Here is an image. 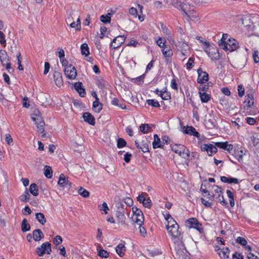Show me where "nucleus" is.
<instances>
[{
	"mask_svg": "<svg viewBox=\"0 0 259 259\" xmlns=\"http://www.w3.org/2000/svg\"><path fill=\"white\" fill-rule=\"evenodd\" d=\"M109 210V208L107 205V204L104 202L102 204V208H100V210H103L105 214L108 213V211Z\"/></svg>",
	"mask_w": 259,
	"mask_h": 259,
	"instance_id": "57",
	"label": "nucleus"
},
{
	"mask_svg": "<svg viewBox=\"0 0 259 259\" xmlns=\"http://www.w3.org/2000/svg\"><path fill=\"white\" fill-rule=\"evenodd\" d=\"M198 222V220L195 218H191L187 221V223L189 225V227L190 226H194L197 224Z\"/></svg>",
	"mask_w": 259,
	"mask_h": 259,
	"instance_id": "53",
	"label": "nucleus"
},
{
	"mask_svg": "<svg viewBox=\"0 0 259 259\" xmlns=\"http://www.w3.org/2000/svg\"><path fill=\"white\" fill-rule=\"evenodd\" d=\"M221 180L222 182L224 183H228L229 184L234 183L237 184L238 183V180L237 178H228L225 176H222L221 177Z\"/></svg>",
	"mask_w": 259,
	"mask_h": 259,
	"instance_id": "25",
	"label": "nucleus"
},
{
	"mask_svg": "<svg viewBox=\"0 0 259 259\" xmlns=\"http://www.w3.org/2000/svg\"><path fill=\"white\" fill-rule=\"evenodd\" d=\"M78 192L81 196L84 198H87L89 196V192L82 187H80L78 188Z\"/></svg>",
	"mask_w": 259,
	"mask_h": 259,
	"instance_id": "37",
	"label": "nucleus"
},
{
	"mask_svg": "<svg viewBox=\"0 0 259 259\" xmlns=\"http://www.w3.org/2000/svg\"><path fill=\"white\" fill-rule=\"evenodd\" d=\"M31 116L32 120L35 122V123L36 124L38 132L42 134V137H45L46 134L44 132L45 122L40 114L39 111L38 110L35 111L34 113L31 114Z\"/></svg>",
	"mask_w": 259,
	"mask_h": 259,
	"instance_id": "2",
	"label": "nucleus"
},
{
	"mask_svg": "<svg viewBox=\"0 0 259 259\" xmlns=\"http://www.w3.org/2000/svg\"><path fill=\"white\" fill-rule=\"evenodd\" d=\"M54 82L57 86L60 87L63 84L62 74L60 72L55 71L54 73Z\"/></svg>",
	"mask_w": 259,
	"mask_h": 259,
	"instance_id": "17",
	"label": "nucleus"
},
{
	"mask_svg": "<svg viewBox=\"0 0 259 259\" xmlns=\"http://www.w3.org/2000/svg\"><path fill=\"white\" fill-rule=\"evenodd\" d=\"M218 254L221 258L227 259L229 258L230 251L227 247H224L222 249H218Z\"/></svg>",
	"mask_w": 259,
	"mask_h": 259,
	"instance_id": "18",
	"label": "nucleus"
},
{
	"mask_svg": "<svg viewBox=\"0 0 259 259\" xmlns=\"http://www.w3.org/2000/svg\"><path fill=\"white\" fill-rule=\"evenodd\" d=\"M23 106L25 108H28L29 106V102L28 101V99L27 97H24L23 99Z\"/></svg>",
	"mask_w": 259,
	"mask_h": 259,
	"instance_id": "62",
	"label": "nucleus"
},
{
	"mask_svg": "<svg viewBox=\"0 0 259 259\" xmlns=\"http://www.w3.org/2000/svg\"><path fill=\"white\" fill-rule=\"evenodd\" d=\"M126 143V141L123 139L119 138L117 140V145L118 148H122L125 146Z\"/></svg>",
	"mask_w": 259,
	"mask_h": 259,
	"instance_id": "48",
	"label": "nucleus"
},
{
	"mask_svg": "<svg viewBox=\"0 0 259 259\" xmlns=\"http://www.w3.org/2000/svg\"><path fill=\"white\" fill-rule=\"evenodd\" d=\"M111 103L112 105L118 106L119 107H120V108L123 109H124L126 108L125 105H124V104H119V100L116 98H114L113 99V100L111 101Z\"/></svg>",
	"mask_w": 259,
	"mask_h": 259,
	"instance_id": "43",
	"label": "nucleus"
},
{
	"mask_svg": "<svg viewBox=\"0 0 259 259\" xmlns=\"http://www.w3.org/2000/svg\"><path fill=\"white\" fill-rule=\"evenodd\" d=\"M147 103L148 105L152 106L154 107H159L160 106L159 102L154 99L147 100Z\"/></svg>",
	"mask_w": 259,
	"mask_h": 259,
	"instance_id": "42",
	"label": "nucleus"
},
{
	"mask_svg": "<svg viewBox=\"0 0 259 259\" xmlns=\"http://www.w3.org/2000/svg\"><path fill=\"white\" fill-rule=\"evenodd\" d=\"M35 217L36 219L40 224L44 225L46 223V219L42 213H36L35 214Z\"/></svg>",
	"mask_w": 259,
	"mask_h": 259,
	"instance_id": "31",
	"label": "nucleus"
},
{
	"mask_svg": "<svg viewBox=\"0 0 259 259\" xmlns=\"http://www.w3.org/2000/svg\"><path fill=\"white\" fill-rule=\"evenodd\" d=\"M162 52L165 57H170L173 55L172 51L169 46H165Z\"/></svg>",
	"mask_w": 259,
	"mask_h": 259,
	"instance_id": "28",
	"label": "nucleus"
},
{
	"mask_svg": "<svg viewBox=\"0 0 259 259\" xmlns=\"http://www.w3.org/2000/svg\"><path fill=\"white\" fill-rule=\"evenodd\" d=\"M0 60L3 66H5L8 71L11 69V65L9 57L5 51H0Z\"/></svg>",
	"mask_w": 259,
	"mask_h": 259,
	"instance_id": "8",
	"label": "nucleus"
},
{
	"mask_svg": "<svg viewBox=\"0 0 259 259\" xmlns=\"http://www.w3.org/2000/svg\"><path fill=\"white\" fill-rule=\"evenodd\" d=\"M170 86L173 89L178 91V84L175 79H172L171 81Z\"/></svg>",
	"mask_w": 259,
	"mask_h": 259,
	"instance_id": "63",
	"label": "nucleus"
},
{
	"mask_svg": "<svg viewBox=\"0 0 259 259\" xmlns=\"http://www.w3.org/2000/svg\"><path fill=\"white\" fill-rule=\"evenodd\" d=\"M62 241V237L59 235L56 236L53 239V242L56 245H59L61 243Z\"/></svg>",
	"mask_w": 259,
	"mask_h": 259,
	"instance_id": "51",
	"label": "nucleus"
},
{
	"mask_svg": "<svg viewBox=\"0 0 259 259\" xmlns=\"http://www.w3.org/2000/svg\"><path fill=\"white\" fill-rule=\"evenodd\" d=\"M64 73L67 78L70 79H74L77 75V72L74 67L71 66L66 67L64 69Z\"/></svg>",
	"mask_w": 259,
	"mask_h": 259,
	"instance_id": "10",
	"label": "nucleus"
},
{
	"mask_svg": "<svg viewBox=\"0 0 259 259\" xmlns=\"http://www.w3.org/2000/svg\"><path fill=\"white\" fill-rule=\"evenodd\" d=\"M124 213L125 210H124L123 209H120L119 208V210H117L116 214V218L117 219L118 222L122 224H125V217L124 215Z\"/></svg>",
	"mask_w": 259,
	"mask_h": 259,
	"instance_id": "16",
	"label": "nucleus"
},
{
	"mask_svg": "<svg viewBox=\"0 0 259 259\" xmlns=\"http://www.w3.org/2000/svg\"><path fill=\"white\" fill-rule=\"evenodd\" d=\"M173 152L185 159H188L190 156V151L184 145L182 144H173L171 145Z\"/></svg>",
	"mask_w": 259,
	"mask_h": 259,
	"instance_id": "4",
	"label": "nucleus"
},
{
	"mask_svg": "<svg viewBox=\"0 0 259 259\" xmlns=\"http://www.w3.org/2000/svg\"><path fill=\"white\" fill-rule=\"evenodd\" d=\"M93 109L96 112H100L102 109V104L99 100H95L93 103Z\"/></svg>",
	"mask_w": 259,
	"mask_h": 259,
	"instance_id": "29",
	"label": "nucleus"
},
{
	"mask_svg": "<svg viewBox=\"0 0 259 259\" xmlns=\"http://www.w3.org/2000/svg\"><path fill=\"white\" fill-rule=\"evenodd\" d=\"M44 174L48 178H51L53 176V171L52 168L50 166L46 165L45 166Z\"/></svg>",
	"mask_w": 259,
	"mask_h": 259,
	"instance_id": "33",
	"label": "nucleus"
},
{
	"mask_svg": "<svg viewBox=\"0 0 259 259\" xmlns=\"http://www.w3.org/2000/svg\"><path fill=\"white\" fill-rule=\"evenodd\" d=\"M133 215L132 217L133 222L137 225H143L144 221V215L142 211L137 207L132 208Z\"/></svg>",
	"mask_w": 259,
	"mask_h": 259,
	"instance_id": "6",
	"label": "nucleus"
},
{
	"mask_svg": "<svg viewBox=\"0 0 259 259\" xmlns=\"http://www.w3.org/2000/svg\"><path fill=\"white\" fill-rule=\"evenodd\" d=\"M139 226V232L142 237H145L147 235L146 229L142 225H138Z\"/></svg>",
	"mask_w": 259,
	"mask_h": 259,
	"instance_id": "50",
	"label": "nucleus"
},
{
	"mask_svg": "<svg viewBox=\"0 0 259 259\" xmlns=\"http://www.w3.org/2000/svg\"><path fill=\"white\" fill-rule=\"evenodd\" d=\"M98 254L101 257L107 258L109 256V253L105 250L101 249L99 250Z\"/></svg>",
	"mask_w": 259,
	"mask_h": 259,
	"instance_id": "44",
	"label": "nucleus"
},
{
	"mask_svg": "<svg viewBox=\"0 0 259 259\" xmlns=\"http://www.w3.org/2000/svg\"><path fill=\"white\" fill-rule=\"evenodd\" d=\"M204 50L212 60H218L220 58L218 49L214 45H210L207 41L204 42Z\"/></svg>",
	"mask_w": 259,
	"mask_h": 259,
	"instance_id": "3",
	"label": "nucleus"
},
{
	"mask_svg": "<svg viewBox=\"0 0 259 259\" xmlns=\"http://www.w3.org/2000/svg\"><path fill=\"white\" fill-rule=\"evenodd\" d=\"M30 198V194L28 192L27 190H26L24 193L20 196V199L22 202H27Z\"/></svg>",
	"mask_w": 259,
	"mask_h": 259,
	"instance_id": "38",
	"label": "nucleus"
},
{
	"mask_svg": "<svg viewBox=\"0 0 259 259\" xmlns=\"http://www.w3.org/2000/svg\"><path fill=\"white\" fill-rule=\"evenodd\" d=\"M194 60L192 58H190L188 60L187 63L186 64L187 69H191L194 66Z\"/></svg>",
	"mask_w": 259,
	"mask_h": 259,
	"instance_id": "58",
	"label": "nucleus"
},
{
	"mask_svg": "<svg viewBox=\"0 0 259 259\" xmlns=\"http://www.w3.org/2000/svg\"><path fill=\"white\" fill-rule=\"evenodd\" d=\"M236 242L243 246H246L247 244L246 240L242 237H238L236 239Z\"/></svg>",
	"mask_w": 259,
	"mask_h": 259,
	"instance_id": "47",
	"label": "nucleus"
},
{
	"mask_svg": "<svg viewBox=\"0 0 259 259\" xmlns=\"http://www.w3.org/2000/svg\"><path fill=\"white\" fill-rule=\"evenodd\" d=\"M135 144L139 151H142L144 153L149 152V146L147 141H143L140 143H139L136 141Z\"/></svg>",
	"mask_w": 259,
	"mask_h": 259,
	"instance_id": "14",
	"label": "nucleus"
},
{
	"mask_svg": "<svg viewBox=\"0 0 259 259\" xmlns=\"http://www.w3.org/2000/svg\"><path fill=\"white\" fill-rule=\"evenodd\" d=\"M219 46L226 51L232 52L239 48V44L234 39L229 38L226 42L219 41Z\"/></svg>",
	"mask_w": 259,
	"mask_h": 259,
	"instance_id": "5",
	"label": "nucleus"
},
{
	"mask_svg": "<svg viewBox=\"0 0 259 259\" xmlns=\"http://www.w3.org/2000/svg\"><path fill=\"white\" fill-rule=\"evenodd\" d=\"M29 192L34 196L38 195V187L36 184H31L29 187Z\"/></svg>",
	"mask_w": 259,
	"mask_h": 259,
	"instance_id": "30",
	"label": "nucleus"
},
{
	"mask_svg": "<svg viewBox=\"0 0 259 259\" xmlns=\"http://www.w3.org/2000/svg\"><path fill=\"white\" fill-rule=\"evenodd\" d=\"M51 251V244L48 242L42 243L40 247L36 249V253L39 256H42L46 253L50 254Z\"/></svg>",
	"mask_w": 259,
	"mask_h": 259,
	"instance_id": "7",
	"label": "nucleus"
},
{
	"mask_svg": "<svg viewBox=\"0 0 259 259\" xmlns=\"http://www.w3.org/2000/svg\"><path fill=\"white\" fill-rule=\"evenodd\" d=\"M198 76L197 81L200 83H203L207 82L208 80V74L206 72L203 71L201 68L197 70Z\"/></svg>",
	"mask_w": 259,
	"mask_h": 259,
	"instance_id": "12",
	"label": "nucleus"
},
{
	"mask_svg": "<svg viewBox=\"0 0 259 259\" xmlns=\"http://www.w3.org/2000/svg\"><path fill=\"white\" fill-rule=\"evenodd\" d=\"M83 118L85 121L88 122L91 125L95 124V118L94 116L90 113H84L83 114Z\"/></svg>",
	"mask_w": 259,
	"mask_h": 259,
	"instance_id": "21",
	"label": "nucleus"
},
{
	"mask_svg": "<svg viewBox=\"0 0 259 259\" xmlns=\"http://www.w3.org/2000/svg\"><path fill=\"white\" fill-rule=\"evenodd\" d=\"M184 128H186V129L184 130V133L185 134H187L190 135H193L196 137H199V133L196 131L195 128L194 127L191 126H187L186 127L185 126H184Z\"/></svg>",
	"mask_w": 259,
	"mask_h": 259,
	"instance_id": "20",
	"label": "nucleus"
},
{
	"mask_svg": "<svg viewBox=\"0 0 259 259\" xmlns=\"http://www.w3.org/2000/svg\"><path fill=\"white\" fill-rule=\"evenodd\" d=\"M233 259H243V256L241 254L235 252L233 254Z\"/></svg>",
	"mask_w": 259,
	"mask_h": 259,
	"instance_id": "64",
	"label": "nucleus"
},
{
	"mask_svg": "<svg viewBox=\"0 0 259 259\" xmlns=\"http://www.w3.org/2000/svg\"><path fill=\"white\" fill-rule=\"evenodd\" d=\"M129 13L133 16L135 18H136L138 16V11L137 9L132 7L129 9L128 11Z\"/></svg>",
	"mask_w": 259,
	"mask_h": 259,
	"instance_id": "52",
	"label": "nucleus"
},
{
	"mask_svg": "<svg viewBox=\"0 0 259 259\" xmlns=\"http://www.w3.org/2000/svg\"><path fill=\"white\" fill-rule=\"evenodd\" d=\"M199 93L202 102L206 103L210 100V96L209 94L204 92L202 93L200 91Z\"/></svg>",
	"mask_w": 259,
	"mask_h": 259,
	"instance_id": "32",
	"label": "nucleus"
},
{
	"mask_svg": "<svg viewBox=\"0 0 259 259\" xmlns=\"http://www.w3.org/2000/svg\"><path fill=\"white\" fill-rule=\"evenodd\" d=\"M201 200L202 203L206 207H210L212 204L211 201H209L210 200L207 201L203 198H201Z\"/></svg>",
	"mask_w": 259,
	"mask_h": 259,
	"instance_id": "60",
	"label": "nucleus"
},
{
	"mask_svg": "<svg viewBox=\"0 0 259 259\" xmlns=\"http://www.w3.org/2000/svg\"><path fill=\"white\" fill-rule=\"evenodd\" d=\"M177 46L180 47V50L179 49V50L181 51V57H185L189 55V47L187 44L179 41Z\"/></svg>",
	"mask_w": 259,
	"mask_h": 259,
	"instance_id": "11",
	"label": "nucleus"
},
{
	"mask_svg": "<svg viewBox=\"0 0 259 259\" xmlns=\"http://www.w3.org/2000/svg\"><path fill=\"white\" fill-rule=\"evenodd\" d=\"M215 147H218L219 148H222L224 150H227L228 151H231L233 146L231 144H228V142H216L215 143Z\"/></svg>",
	"mask_w": 259,
	"mask_h": 259,
	"instance_id": "15",
	"label": "nucleus"
},
{
	"mask_svg": "<svg viewBox=\"0 0 259 259\" xmlns=\"http://www.w3.org/2000/svg\"><path fill=\"white\" fill-rule=\"evenodd\" d=\"M238 96L242 97L244 94V89L242 85L240 84L238 86Z\"/></svg>",
	"mask_w": 259,
	"mask_h": 259,
	"instance_id": "56",
	"label": "nucleus"
},
{
	"mask_svg": "<svg viewBox=\"0 0 259 259\" xmlns=\"http://www.w3.org/2000/svg\"><path fill=\"white\" fill-rule=\"evenodd\" d=\"M164 218L165 220L167 221L166 224H171L176 221L169 213H166L164 215Z\"/></svg>",
	"mask_w": 259,
	"mask_h": 259,
	"instance_id": "45",
	"label": "nucleus"
},
{
	"mask_svg": "<svg viewBox=\"0 0 259 259\" xmlns=\"http://www.w3.org/2000/svg\"><path fill=\"white\" fill-rule=\"evenodd\" d=\"M21 230L23 232H26L30 230V225L28 223L26 219H24L22 221L21 223Z\"/></svg>",
	"mask_w": 259,
	"mask_h": 259,
	"instance_id": "27",
	"label": "nucleus"
},
{
	"mask_svg": "<svg viewBox=\"0 0 259 259\" xmlns=\"http://www.w3.org/2000/svg\"><path fill=\"white\" fill-rule=\"evenodd\" d=\"M211 191L212 192H214L217 195L220 194V193L223 194V189L215 185H213L211 186Z\"/></svg>",
	"mask_w": 259,
	"mask_h": 259,
	"instance_id": "35",
	"label": "nucleus"
},
{
	"mask_svg": "<svg viewBox=\"0 0 259 259\" xmlns=\"http://www.w3.org/2000/svg\"><path fill=\"white\" fill-rule=\"evenodd\" d=\"M180 7L183 12L189 17H190L191 11L189 10L190 8V5L187 4H182L180 5Z\"/></svg>",
	"mask_w": 259,
	"mask_h": 259,
	"instance_id": "26",
	"label": "nucleus"
},
{
	"mask_svg": "<svg viewBox=\"0 0 259 259\" xmlns=\"http://www.w3.org/2000/svg\"><path fill=\"white\" fill-rule=\"evenodd\" d=\"M149 129V126L147 124H142L140 126V130L144 134L148 132Z\"/></svg>",
	"mask_w": 259,
	"mask_h": 259,
	"instance_id": "46",
	"label": "nucleus"
},
{
	"mask_svg": "<svg viewBox=\"0 0 259 259\" xmlns=\"http://www.w3.org/2000/svg\"><path fill=\"white\" fill-rule=\"evenodd\" d=\"M161 30L166 36L171 34V31L165 26L162 25Z\"/></svg>",
	"mask_w": 259,
	"mask_h": 259,
	"instance_id": "55",
	"label": "nucleus"
},
{
	"mask_svg": "<svg viewBox=\"0 0 259 259\" xmlns=\"http://www.w3.org/2000/svg\"><path fill=\"white\" fill-rule=\"evenodd\" d=\"M33 238L35 241H40L43 237L44 234L40 229H36L33 231Z\"/></svg>",
	"mask_w": 259,
	"mask_h": 259,
	"instance_id": "22",
	"label": "nucleus"
},
{
	"mask_svg": "<svg viewBox=\"0 0 259 259\" xmlns=\"http://www.w3.org/2000/svg\"><path fill=\"white\" fill-rule=\"evenodd\" d=\"M152 145L154 149L163 147L161 144L160 138L156 134L154 136V141L152 143Z\"/></svg>",
	"mask_w": 259,
	"mask_h": 259,
	"instance_id": "24",
	"label": "nucleus"
},
{
	"mask_svg": "<svg viewBox=\"0 0 259 259\" xmlns=\"http://www.w3.org/2000/svg\"><path fill=\"white\" fill-rule=\"evenodd\" d=\"M70 26L72 28H74L76 30H80L81 28V22L80 19L78 18L76 22H73L70 23Z\"/></svg>",
	"mask_w": 259,
	"mask_h": 259,
	"instance_id": "34",
	"label": "nucleus"
},
{
	"mask_svg": "<svg viewBox=\"0 0 259 259\" xmlns=\"http://www.w3.org/2000/svg\"><path fill=\"white\" fill-rule=\"evenodd\" d=\"M252 99V97L251 95H247V98L245 100V102L247 103V106L248 107H250L252 104L253 102H251V100Z\"/></svg>",
	"mask_w": 259,
	"mask_h": 259,
	"instance_id": "59",
	"label": "nucleus"
},
{
	"mask_svg": "<svg viewBox=\"0 0 259 259\" xmlns=\"http://www.w3.org/2000/svg\"><path fill=\"white\" fill-rule=\"evenodd\" d=\"M253 61L255 63L259 62V57H258V52L257 51H255L253 53Z\"/></svg>",
	"mask_w": 259,
	"mask_h": 259,
	"instance_id": "61",
	"label": "nucleus"
},
{
	"mask_svg": "<svg viewBox=\"0 0 259 259\" xmlns=\"http://www.w3.org/2000/svg\"><path fill=\"white\" fill-rule=\"evenodd\" d=\"M58 184L62 187L67 186V185L70 186L71 185V183L69 182L68 180L65 178V176L63 174L60 175Z\"/></svg>",
	"mask_w": 259,
	"mask_h": 259,
	"instance_id": "19",
	"label": "nucleus"
},
{
	"mask_svg": "<svg viewBox=\"0 0 259 259\" xmlns=\"http://www.w3.org/2000/svg\"><path fill=\"white\" fill-rule=\"evenodd\" d=\"M80 49L82 55L87 56L89 54V47L87 44H83L80 47Z\"/></svg>",
	"mask_w": 259,
	"mask_h": 259,
	"instance_id": "40",
	"label": "nucleus"
},
{
	"mask_svg": "<svg viewBox=\"0 0 259 259\" xmlns=\"http://www.w3.org/2000/svg\"><path fill=\"white\" fill-rule=\"evenodd\" d=\"M159 96L164 100H168L170 99V95L169 93L164 91H160Z\"/></svg>",
	"mask_w": 259,
	"mask_h": 259,
	"instance_id": "36",
	"label": "nucleus"
},
{
	"mask_svg": "<svg viewBox=\"0 0 259 259\" xmlns=\"http://www.w3.org/2000/svg\"><path fill=\"white\" fill-rule=\"evenodd\" d=\"M218 201L220 202L222 205L226 206L227 205V202L225 201L224 197L223 195V194H220L218 195V196L216 197Z\"/></svg>",
	"mask_w": 259,
	"mask_h": 259,
	"instance_id": "41",
	"label": "nucleus"
},
{
	"mask_svg": "<svg viewBox=\"0 0 259 259\" xmlns=\"http://www.w3.org/2000/svg\"><path fill=\"white\" fill-rule=\"evenodd\" d=\"M165 39L161 37H159L158 39L156 41L157 45L160 48H163L164 47H165Z\"/></svg>",
	"mask_w": 259,
	"mask_h": 259,
	"instance_id": "49",
	"label": "nucleus"
},
{
	"mask_svg": "<svg viewBox=\"0 0 259 259\" xmlns=\"http://www.w3.org/2000/svg\"><path fill=\"white\" fill-rule=\"evenodd\" d=\"M166 228L171 239L174 243V247L176 250L182 249L184 247L183 235L179 230V225L176 221L173 223L166 224Z\"/></svg>",
	"mask_w": 259,
	"mask_h": 259,
	"instance_id": "1",
	"label": "nucleus"
},
{
	"mask_svg": "<svg viewBox=\"0 0 259 259\" xmlns=\"http://www.w3.org/2000/svg\"><path fill=\"white\" fill-rule=\"evenodd\" d=\"M125 41L124 36L119 35L112 40L111 47L113 49H116L120 47Z\"/></svg>",
	"mask_w": 259,
	"mask_h": 259,
	"instance_id": "13",
	"label": "nucleus"
},
{
	"mask_svg": "<svg viewBox=\"0 0 259 259\" xmlns=\"http://www.w3.org/2000/svg\"><path fill=\"white\" fill-rule=\"evenodd\" d=\"M125 251V247L122 243H119L116 247V252L120 257L124 255Z\"/></svg>",
	"mask_w": 259,
	"mask_h": 259,
	"instance_id": "23",
	"label": "nucleus"
},
{
	"mask_svg": "<svg viewBox=\"0 0 259 259\" xmlns=\"http://www.w3.org/2000/svg\"><path fill=\"white\" fill-rule=\"evenodd\" d=\"M245 151L241 149L240 150L238 153L237 156V159L239 162H241L242 161L243 159V156L245 154Z\"/></svg>",
	"mask_w": 259,
	"mask_h": 259,
	"instance_id": "54",
	"label": "nucleus"
},
{
	"mask_svg": "<svg viewBox=\"0 0 259 259\" xmlns=\"http://www.w3.org/2000/svg\"><path fill=\"white\" fill-rule=\"evenodd\" d=\"M201 149L203 151H206L209 156H211L217 152V148L215 145L211 144H202L201 146Z\"/></svg>",
	"mask_w": 259,
	"mask_h": 259,
	"instance_id": "9",
	"label": "nucleus"
},
{
	"mask_svg": "<svg viewBox=\"0 0 259 259\" xmlns=\"http://www.w3.org/2000/svg\"><path fill=\"white\" fill-rule=\"evenodd\" d=\"M100 19L104 23H110L111 21L110 13H108L106 15L101 16Z\"/></svg>",
	"mask_w": 259,
	"mask_h": 259,
	"instance_id": "39",
	"label": "nucleus"
}]
</instances>
